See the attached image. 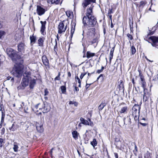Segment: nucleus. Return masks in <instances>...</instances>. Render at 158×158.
Masks as SVG:
<instances>
[{
  "instance_id": "nucleus-1",
  "label": "nucleus",
  "mask_w": 158,
  "mask_h": 158,
  "mask_svg": "<svg viewBox=\"0 0 158 158\" xmlns=\"http://www.w3.org/2000/svg\"><path fill=\"white\" fill-rule=\"evenodd\" d=\"M7 54L12 60L15 63L14 67L11 72L13 75L16 77H19L22 74L23 66V61L20 56L18 55L16 51L11 48L6 49Z\"/></svg>"
},
{
  "instance_id": "nucleus-2",
  "label": "nucleus",
  "mask_w": 158,
  "mask_h": 158,
  "mask_svg": "<svg viewBox=\"0 0 158 158\" xmlns=\"http://www.w3.org/2000/svg\"><path fill=\"white\" fill-rule=\"evenodd\" d=\"M82 21L85 27L87 28L94 27L97 23L93 12V7H90L87 10L86 15L84 16Z\"/></svg>"
},
{
  "instance_id": "nucleus-3",
  "label": "nucleus",
  "mask_w": 158,
  "mask_h": 158,
  "mask_svg": "<svg viewBox=\"0 0 158 158\" xmlns=\"http://www.w3.org/2000/svg\"><path fill=\"white\" fill-rule=\"evenodd\" d=\"M23 77L22 79L21 83L17 87L18 90H23L28 86L29 82L31 80L30 74L29 73H25L23 74Z\"/></svg>"
},
{
  "instance_id": "nucleus-4",
  "label": "nucleus",
  "mask_w": 158,
  "mask_h": 158,
  "mask_svg": "<svg viewBox=\"0 0 158 158\" xmlns=\"http://www.w3.org/2000/svg\"><path fill=\"white\" fill-rule=\"evenodd\" d=\"M140 108L138 105H135L132 108V116L136 121L139 118Z\"/></svg>"
},
{
  "instance_id": "nucleus-5",
  "label": "nucleus",
  "mask_w": 158,
  "mask_h": 158,
  "mask_svg": "<svg viewBox=\"0 0 158 158\" xmlns=\"http://www.w3.org/2000/svg\"><path fill=\"white\" fill-rule=\"evenodd\" d=\"M130 117V116L129 117H127L126 118H123L121 116H118L117 118L116 121L121 125L130 124L131 123V119Z\"/></svg>"
},
{
  "instance_id": "nucleus-6",
  "label": "nucleus",
  "mask_w": 158,
  "mask_h": 158,
  "mask_svg": "<svg viewBox=\"0 0 158 158\" xmlns=\"http://www.w3.org/2000/svg\"><path fill=\"white\" fill-rule=\"evenodd\" d=\"M47 10L45 7L42 5H37L36 7V13L39 16L44 15Z\"/></svg>"
},
{
  "instance_id": "nucleus-7",
  "label": "nucleus",
  "mask_w": 158,
  "mask_h": 158,
  "mask_svg": "<svg viewBox=\"0 0 158 158\" xmlns=\"http://www.w3.org/2000/svg\"><path fill=\"white\" fill-rule=\"evenodd\" d=\"M148 41L149 43H151L152 46L154 47L158 48V37L155 36H152L148 39Z\"/></svg>"
},
{
  "instance_id": "nucleus-8",
  "label": "nucleus",
  "mask_w": 158,
  "mask_h": 158,
  "mask_svg": "<svg viewBox=\"0 0 158 158\" xmlns=\"http://www.w3.org/2000/svg\"><path fill=\"white\" fill-rule=\"evenodd\" d=\"M119 107L120 108V109L119 111V112L121 114H125L127 113L128 110V108L127 106L124 103H122L120 104Z\"/></svg>"
},
{
  "instance_id": "nucleus-9",
  "label": "nucleus",
  "mask_w": 158,
  "mask_h": 158,
  "mask_svg": "<svg viewBox=\"0 0 158 158\" xmlns=\"http://www.w3.org/2000/svg\"><path fill=\"white\" fill-rule=\"evenodd\" d=\"M67 28V25L65 27L64 23L63 22H60L58 27V33L59 34H62L64 32L66 31Z\"/></svg>"
},
{
  "instance_id": "nucleus-10",
  "label": "nucleus",
  "mask_w": 158,
  "mask_h": 158,
  "mask_svg": "<svg viewBox=\"0 0 158 158\" xmlns=\"http://www.w3.org/2000/svg\"><path fill=\"white\" fill-rule=\"evenodd\" d=\"M95 34V29L94 28L88 29L86 33L87 37L90 39L93 38Z\"/></svg>"
},
{
  "instance_id": "nucleus-11",
  "label": "nucleus",
  "mask_w": 158,
  "mask_h": 158,
  "mask_svg": "<svg viewBox=\"0 0 158 158\" xmlns=\"http://www.w3.org/2000/svg\"><path fill=\"white\" fill-rule=\"evenodd\" d=\"M143 100L146 101L149 98L150 96V92H148L147 89L143 90Z\"/></svg>"
},
{
  "instance_id": "nucleus-12",
  "label": "nucleus",
  "mask_w": 158,
  "mask_h": 158,
  "mask_svg": "<svg viewBox=\"0 0 158 158\" xmlns=\"http://www.w3.org/2000/svg\"><path fill=\"white\" fill-rule=\"evenodd\" d=\"M35 126L37 130L40 132H42L43 131V124L40 122H36Z\"/></svg>"
},
{
  "instance_id": "nucleus-13",
  "label": "nucleus",
  "mask_w": 158,
  "mask_h": 158,
  "mask_svg": "<svg viewBox=\"0 0 158 158\" xmlns=\"http://www.w3.org/2000/svg\"><path fill=\"white\" fill-rule=\"evenodd\" d=\"M96 0H84L82 3L83 7L84 8H86L88 5H89L91 2H95Z\"/></svg>"
},
{
  "instance_id": "nucleus-14",
  "label": "nucleus",
  "mask_w": 158,
  "mask_h": 158,
  "mask_svg": "<svg viewBox=\"0 0 158 158\" xmlns=\"http://www.w3.org/2000/svg\"><path fill=\"white\" fill-rule=\"evenodd\" d=\"M18 51L22 52H24L25 49V45L23 43H20L18 45Z\"/></svg>"
},
{
  "instance_id": "nucleus-15",
  "label": "nucleus",
  "mask_w": 158,
  "mask_h": 158,
  "mask_svg": "<svg viewBox=\"0 0 158 158\" xmlns=\"http://www.w3.org/2000/svg\"><path fill=\"white\" fill-rule=\"evenodd\" d=\"M40 23L41 24L40 32L42 35H44V32L46 28L45 25L46 23V21H44V22L40 21Z\"/></svg>"
},
{
  "instance_id": "nucleus-16",
  "label": "nucleus",
  "mask_w": 158,
  "mask_h": 158,
  "mask_svg": "<svg viewBox=\"0 0 158 158\" xmlns=\"http://www.w3.org/2000/svg\"><path fill=\"white\" fill-rule=\"evenodd\" d=\"M45 108V104L44 103H39L35 106V108L36 109H39V110L44 109Z\"/></svg>"
},
{
  "instance_id": "nucleus-17",
  "label": "nucleus",
  "mask_w": 158,
  "mask_h": 158,
  "mask_svg": "<svg viewBox=\"0 0 158 158\" xmlns=\"http://www.w3.org/2000/svg\"><path fill=\"white\" fill-rule=\"evenodd\" d=\"M42 59L44 64L47 66L49 65V61L45 56H43L42 57Z\"/></svg>"
},
{
  "instance_id": "nucleus-18",
  "label": "nucleus",
  "mask_w": 158,
  "mask_h": 158,
  "mask_svg": "<svg viewBox=\"0 0 158 158\" xmlns=\"http://www.w3.org/2000/svg\"><path fill=\"white\" fill-rule=\"evenodd\" d=\"M8 129L10 131H14L17 129V125L14 123L10 126H9Z\"/></svg>"
},
{
  "instance_id": "nucleus-19",
  "label": "nucleus",
  "mask_w": 158,
  "mask_h": 158,
  "mask_svg": "<svg viewBox=\"0 0 158 158\" xmlns=\"http://www.w3.org/2000/svg\"><path fill=\"white\" fill-rule=\"evenodd\" d=\"M30 83L29 87L31 89L33 88L35 85L36 83V80L35 79L30 80Z\"/></svg>"
},
{
  "instance_id": "nucleus-20",
  "label": "nucleus",
  "mask_w": 158,
  "mask_h": 158,
  "mask_svg": "<svg viewBox=\"0 0 158 158\" xmlns=\"http://www.w3.org/2000/svg\"><path fill=\"white\" fill-rule=\"evenodd\" d=\"M60 0H47L48 3L50 4H57L59 3Z\"/></svg>"
},
{
  "instance_id": "nucleus-21",
  "label": "nucleus",
  "mask_w": 158,
  "mask_h": 158,
  "mask_svg": "<svg viewBox=\"0 0 158 158\" xmlns=\"http://www.w3.org/2000/svg\"><path fill=\"white\" fill-rule=\"evenodd\" d=\"M19 145L18 144L16 143H14V147L13 149L15 152H17L19 150Z\"/></svg>"
},
{
  "instance_id": "nucleus-22",
  "label": "nucleus",
  "mask_w": 158,
  "mask_h": 158,
  "mask_svg": "<svg viewBox=\"0 0 158 158\" xmlns=\"http://www.w3.org/2000/svg\"><path fill=\"white\" fill-rule=\"evenodd\" d=\"M95 54L94 53H92L89 51H88L86 53V57L88 58H90L95 56Z\"/></svg>"
},
{
  "instance_id": "nucleus-23",
  "label": "nucleus",
  "mask_w": 158,
  "mask_h": 158,
  "mask_svg": "<svg viewBox=\"0 0 158 158\" xmlns=\"http://www.w3.org/2000/svg\"><path fill=\"white\" fill-rule=\"evenodd\" d=\"M80 120L82 124H83L85 125H89V122L83 118L81 117L80 119Z\"/></svg>"
},
{
  "instance_id": "nucleus-24",
  "label": "nucleus",
  "mask_w": 158,
  "mask_h": 158,
  "mask_svg": "<svg viewBox=\"0 0 158 158\" xmlns=\"http://www.w3.org/2000/svg\"><path fill=\"white\" fill-rule=\"evenodd\" d=\"M30 40H31V43L34 44L36 40V37L35 36H34L33 35L30 36Z\"/></svg>"
},
{
  "instance_id": "nucleus-25",
  "label": "nucleus",
  "mask_w": 158,
  "mask_h": 158,
  "mask_svg": "<svg viewBox=\"0 0 158 158\" xmlns=\"http://www.w3.org/2000/svg\"><path fill=\"white\" fill-rule=\"evenodd\" d=\"M73 137L75 139H78V133L76 131H74L72 132Z\"/></svg>"
},
{
  "instance_id": "nucleus-26",
  "label": "nucleus",
  "mask_w": 158,
  "mask_h": 158,
  "mask_svg": "<svg viewBox=\"0 0 158 158\" xmlns=\"http://www.w3.org/2000/svg\"><path fill=\"white\" fill-rule=\"evenodd\" d=\"M44 40L42 38H40L38 41V43L39 46L40 47H42L43 46Z\"/></svg>"
},
{
  "instance_id": "nucleus-27",
  "label": "nucleus",
  "mask_w": 158,
  "mask_h": 158,
  "mask_svg": "<svg viewBox=\"0 0 158 158\" xmlns=\"http://www.w3.org/2000/svg\"><path fill=\"white\" fill-rule=\"evenodd\" d=\"M60 89L62 92V93L65 94L66 92V87L65 86H62L60 87Z\"/></svg>"
},
{
  "instance_id": "nucleus-28",
  "label": "nucleus",
  "mask_w": 158,
  "mask_h": 158,
  "mask_svg": "<svg viewBox=\"0 0 158 158\" xmlns=\"http://www.w3.org/2000/svg\"><path fill=\"white\" fill-rule=\"evenodd\" d=\"M90 143L94 147L97 144V142L96 139H94L93 141L91 142Z\"/></svg>"
},
{
  "instance_id": "nucleus-29",
  "label": "nucleus",
  "mask_w": 158,
  "mask_h": 158,
  "mask_svg": "<svg viewBox=\"0 0 158 158\" xmlns=\"http://www.w3.org/2000/svg\"><path fill=\"white\" fill-rule=\"evenodd\" d=\"M146 3V2L145 1H141L139 2V7H141L142 6H143Z\"/></svg>"
},
{
  "instance_id": "nucleus-30",
  "label": "nucleus",
  "mask_w": 158,
  "mask_h": 158,
  "mask_svg": "<svg viewBox=\"0 0 158 158\" xmlns=\"http://www.w3.org/2000/svg\"><path fill=\"white\" fill-rule=\"evenodd\" d=\"M131 50L132 55L134 54L135 53L136 49L133 46L131 47Z\"/></svg>"
},
{
  "instance_id": "nucleus-31",
  "label": "nucleus",
  "mask_w": 158,
  "mask_h": 158,
  "mask_svg": "<svg viewBox=\"0 0 158 158\" xmlns=\"http://www.w3.org/2000/svg\"><path fill=\"white\" fill-rule=\"evenodd\" d=\"M72 12H71L69 10H68L66 11V15L68 17H70L71 15L72 14Z\"/></svg>"
},
{
  "instance_id": "nucleus-32",
  "label": "nucleus",
  "mask_w": 158,
  "mask_h": 158,
  "mask_svg": "<svg viewBox=\"0 0 158 158\" xmlns=\"http://www.w3.org/2000/svg\"><path fill=\"white\" fill-rule=\"evenodd\" d=\"M105 105L104 103L101 104L98 107V109L99 110H102L105 106Z\"/></svg>"
},
{
  "instance_id": "nucleus-33",
  "label": "nucleus",
  "mask_w": 158,
  "mask_h": 158,
  "mask_svg": "<svg viewBox=\"0 0 158 158\" xmlns=\"http://www.w3.org/2000/svg\"><path fill=\"white\" fill-rule=\"evenodd\" d=\"M55 45L54 47V50L55 52H56V51L57 50V42L56 39H55Z\"/></svg>"
},
{
  "instance_id": "nucleus-34",
  "label": "nucleus",
  "mask_w": 158,
  "mask_h": 158,
  "mask_svg": "<svg viewBox=\"0 0 158 158\" xmlns=\"http://www.w3.org/2000/svg\"><path fill=\"white\" fill-rule=\"evenodd\" d=\"M142 84V86L143 87V89H147L146 88V82L145 81H143V82H141Z\"/></svg>"
},
{
  "instance_id": "nucleus-35",
  "label": "nucleus",
  "mask_w": 158,
  "mask_h": 158,
  "mask_svg": "<svg viewBox=\"0 0 158 158\" xmlns=\"http://www.w3.org/2000/svg\"><path fill=\"white\" fill-rule=\"evenodd\" d=\"M5 32L2 31L0 30V39H1L2 37L5 35Z\"/></svg>"
},
{
  "instance_id": "nucleus-36",
  "label": "nucleus",
  "mask_w": 158,
  "mask_h": 158,
  "mask_svg": "<svg viewBox=\"0 0 158 158\" xmlns=\"http://www.w3.org/2000/svg\"><path fill=\"white\" fill-rule=\"evenodd\" d=\"M5 116V114L2 112V116L1 118V123H2L4 122V118Z\"/></svg>"
},
{
  "instance_id": "nucleus-37",
  "label": "nucleus",
  "mask_w": 158,
  "mask_h": 158,
  "mask_svg": "<svg viewBox=\"0 0 158 158\" xmlns=\"http://www.w3.org/2000/svg\"><path fill=\"white\" fill-rule=\"evenodd\" d=\"M127 36L128 37L129 40H131L133 39V38L131 35L129 33H128L127 35Z\"/></svg>"
},
{
  "instance_id": "nucleus-38",
  "label": "nucleus",
  "mask_w": 158,
  "mask_h": 158,
  "mask_svg": "<svg viewBox=\"0 0 158 158\" xmlns=\"http://www.w3.org/2000/svg\"><path fill=\"white\" fill-rule=\"evenodd\" d=\"M114 47H113L111 48L110 51V55L111 56H113V53L114 51Z\"/></svg>"
},
{
  "instance_id": "nucleus-39",
  "label": "nucleus",
  "mask_w": 158,
  "mask_h": 158,
  "mask_svg": "<svg viewBox=\"0 0 158 158\" xmlns=\"http://www.w3.org/2000/svg\"><path fill=\"white\" fill-rule=\"evenodd\" d=\"M75 31V29L74 27L73 28V27L72 26L71 27V35H73L74 31Z\"/></svg>"
},
{
  "instance_id": "nucleus-40",
  "label": "nucleus",
  "mask_w": 158,
  "mask_h": 158,
  "mask_svg": "<svg viewBox=\"0 0 158 158\" xmlns=\"http://www.w3.org/2000/svg\"><path fill=\"white\" fill-rule=\"evenodd\" d=\"M48 93H49V92L48 91L47 89H45L44 90V95L45 96L47 95L48 94Z\"/></svg>"
},
{
  "instance_id": "nucleus-41",
  "label": "nucleus",
  "mask_w": 158,
  "mask_h": 158,
  "mask_svg": "<svg viewBox=\"0 0 158 158\" xmlns=\"http://www.w3.org/2000/svg\"><path fill=\"white\" fill-rule=\"evenodd\" d=\"M98 42V39L97 38H94L93 40L92 41V44H94V43H97Z\"/></svg>"
},
{
  "instance_id": "nucleus-42",
  "label": "nucleus",
  "mask_w": 158,
  "mask_h": 158,
  "mask_svg": "<svg viewBox=\"0 0 158 158\" xmlns=\"http://www.w3.org/2000/svg\"><path fill=\"white\" fill-rule=\"evenodd\" d=\"M86 74V73H82L81 74L80 76V78L81 79H82L83 78V77Z\"/></svg>"
},
{
  "instance_id": "nucleus-43",
  "label": "nucleus",
  "mask_w": 158,
  "mask_h": 158,
  "mask_svg": "<svg viewBox=\"0 0 158 158\" xmlns=\"http://www.w3.org/2000/svg\"><path fill=\"white\" fill-rule=\"evenodd\" d=\"M3 143V139L2 138H0V147H2V146Z\"/></svg>"
},
{
  "instance_id": "nucleus-44",
  "label": "nucleus",
  "mask_w": 158,
  "mask_h": 158,
  "mask_svg": "<svg viewBox=\"0 0 158 158\" xmlns=\"http://www.w3.org/2000/svg\"><path fill=\"white\" fill-rule=\"evenodd\" d=\"M60 77L57 76L54 79L55 81L60 80Z\"/></svg>"
},
{
  "instance_id": "nucleus-45",
  "label": "nucleus",
  "mask_w": 158,
  "mask_h": 158,
  "mask_svg": "<svg viewBox=\"0 0 158 158\" xmlns=\"http://www.w3.org/2000/svg\"><path fill=\"white\" fill-rule=\"evenodd\" d=\"M89 124L88 125H89L91 127H93L94 125L93 123V122H92V121H91L90 122H89Z\"/></svg>"
},
{
  "instance_id": "nucleus-46",
  "label": "nucleus",
  "mask_w": 158,
  "mask_h": 158,
  "mask_svg": "<svg viewBox=\"0 0 158 158\" xmlns=\"http://www.w3.org/2000/svg\"><path fill=\"white\" fill-rule=\"evenodd\" d=\"M28 109L27 107H25L24 109V112L26 113H28L27 110Z\"/></svg>"
},
{
  "instance_id": "nucleus-47",
  "label": "nucleus",
  "mask_w": 158,
  "mask_h": 158,
  "mask_svg": "<svg viewBox=\"0 0 158 158\" xmlns=\"http://www.w3.org/2000/svg\"><path fill=\"white\" fill-rule=\"evenodd\" d=\"M92 84V83H90L89 84H88L87 83H86V85H85V88L86 89H87L89 87V85H90Z\"/></svg>"
},
{
  "instance_id": "nucleus-48",
  "label": "nucleus",
  "mask_w": 158,
  "mask_h": 158,
  "mask_svg": "<svg viewBox=\"0 0 158 158\" xmlns=\"http://www.w3.org/2000/svg\"><path fill=\"white\" fill-rule=\"evenodd\" d=\"M54 148H52L50 152V155H51V156H52V151L53 150H54Z\"/></svg>"
},
{
  "instance_id": "nucleus-49",
  "label": "nucleus",
  "mask_w": 158,
  "mask_h": 158,
  "mask_svg": "<svg viewBox=\"0 0 158 158\" xmlns=\"http://www.w3.org/2000/svg\"><path fill=\"white\" fill-rule=\"evenodd\" d=\"M103 71L101 69H98L97 70V73H101Z\"/></svg>"
},
{
  "instance_id": "nucleus-50",
  "label": "nucleus",
  "mask_w": 158,
  "mask_h": 158,
  "mask_svg": "<svg viewBox=\"0 0 158 158\" xmlns=\"http://www.w3.org/2000/svg\"><path fill=\"white\" fill-rule=\"evenodd\" d=\"M114 155L115 158H118V155L117 153H114Z\"/></svg>"
},
{
  "instance_id": "nucleus-51",
  "label": "nucleus",
  "mask_w": 158,
  "mask_h": 158,
  "mask_svg": "<svg viewBox=\"0 0 158 158\" xmlns=\"http://www.w3.org/2000/svg\"><path fill=\"white\" fill-rule=\"evenodd\" d=\"M140 79L141 81V82L145 81L144 79L142 77H140Z\"/></svg>"
},
{
  "instance_id": "nucleus-52",
  "label": "nucleus",
  "mask_w": 158,
  "mask_h": 158,
  "mask_svg": "<svg viewBox=\"0 0 158 158\" xmlns=\"http://www.w3.org/2000/svg\"><path fill=\"white\" fill-rule=\"evenodd\" d=\"M140 124L141 125H142V126H145L147 125V124L146 123H140Z\"/></svg>"
},
{
  "instance_id": "nucleus-53",
  "label": "nucleus",
  "mask_w": 158,
  "mask_h": 158,
  "mask_svg": "<svg viewBox=\"0 0 158 158\" xmlns=\"http://www.w3.org/2000/svg\"><path fill=\"white\" fill-rule=\"evenodd\" d=\"M103 74H100L99 76L97 78V80H98L99 78L101 77H103Z\"/></svg>"
},
{
  "instance_id": "nucleus-54",
  "label": "nucleus",
  "mask_w": 158,
  "mask_h": 158,
  "mask_svg": "<svg viewBox=\"0 0 158 158\" xmlns=\"http://www.w3.org/2000/svg\"><path fill=\"white\" fill-rule=\"evenodd\" d=\"M68 76L69 77H70L71 76V74L70 72H69L68 73Z\"/></svg>"
},
{
  "instance_id": "nucleus-55",
  "label": "nucleus",
  "mask_w": 158,
  "mask_h": 158,
  "mask_svg": "<svg viewBox=\"0 0 158 158\" xmlns=\"http://www.w3.org/2000/svg\"><path fill=\"white\" fill-rule=\"evenodd\" d=\"M75 90L77 91H79V89L78 87H77V86H75Z\"/></svg>"
},
{
  "instance_id": "nucleus-56",
  "label": "nucleus",
  "mask_w": 158,
  "mask_h": 158,
  "mask_svg": "<svg viewBox=\"0 0 158 158\" xmlns=\"http://www.w3.org/2000/svg\"><path fill=\"white\" fill-rule=\"evenodd\" d=\"M75 79L76 80V81H77V80H78L79 79V78L78 76H76L75 77Z\"/></svg>"
},
{
  "instance_id": "nucleus-57",
  "label": "nucleus",
  "mask_w": 158,
  "mask_h": 158,
  "mask_svg": "<svg viewBox=\"0 0 158 158\" xmlns=\"http://www.w3.org/2000/svg\"><path fill=\"white\" fill-rule=\"evenodd\" d=\"M113 56H111V55H110V61L112 59V58H113Z\"/></svg>"
},
{
  "instance_id": "nucleus-58",
  "label": "nucleus",
  "mask_w": 158,
  "mask_h": 158,
  "mask_svg": "<svg viewBox=\"0 0 158 158\" xmlns=\"http://www.w3.org/2000/svg\"><path fill=\"white\" fill-rule=\"evenodd\" d=\"M77 80V82L79 84L81 83V81H80V79L78 80Z\"/></svg>"
},
{
  "instance_id": "nucleus-59",
  "label": "nucleus",
  "mask_w": 158,
  "mask_h": 158,
  "mask_svg": "<svg viewBox=\"0 0 158 158\" xmlns=\"http://www.w3.org/2000/svg\"><path fill=\"white\" fill-rule=\"evenodd\" d=\"M56 38H57V40H59V38L58 35V34L56 35Z\"/></svg>"
},
{
  "instance_id": "nucleus-60",
  "label": "nucleus",
  "mask_w": 158,
  "mask_h": 158,
  "mask_svg": "<svg viewBox=\"0 0 158 158\" xmlns=\"http://www.w3.org/2000/svg\"><path fill=\"white\" fill-rule=\"evenodd\" d=\"M22 105H21V106L22 107L23 106H24V103L23 102L22 103Z\"/></svg>"
},
{
  "instance_id": "nucleus-61",
  "label": "nucleus",
  "mask_w": 158,
  "mask_h": 158,
  "mask_svg": "<svg viewBox=\"0 0 158 158\" xmlns=\"http://www.w3.org/2000/svg\"><path fill=\"white\" fill-rule=\"evenodd\" d=\"M2 24L1 22H0V28L2 27Z\"/></svg>"
},
{
  "instance_id": "nucleus-62",
  "label": "nucleus",
  "mask_w": 158,
  "mask_h": 158,
  "mask_svg": "<svg viewBox=\"0 0 158 158\" xmlns=\"http://www.w3.org/2000/svg\"><path fill=\"white\" fill-rule=\"evenodd\" d=\"M135 150L136 151H137V147L136 145H135Z\"/></svg>"
},
{
  "instance_id": "nucleus-63",
  "label": "nucleus",
  "mask_w": 158,
  "mask_h": 158,
  "mask_svg": "<svg viewBox=\"0 0 158 158\" xmlns=\"http://www.w3.org/2000/svg\"><path fill=\"white\" fill-rule=\"evenodd\" d=\"M132 82L133 83V84H134L135 83L134 79H132Z\"/></svg>"
},
{
  "instance_id": "nucleus-64",
  "label": "nucleus",
  "mask_w": 158,
  "mask_h": 158,
  "mask_svg": "<svg viewBox=\"0 0 158 158\" xmlns=\"http://www.w3.org/2000/svg\"><path fill=\"white\" fill-rule=\"evenodd\" d=\"M104 69V68L103 66H102V68L101 69L102 70V71H103V69Z\"/></svg>"
}]
</instances>
